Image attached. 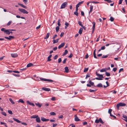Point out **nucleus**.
I'll return each mask as SVG.
<instances>
[{"mask_svg":"<svg viewBox=\"0 0 127 127\" xmlns=\"http://www.w3.org/2000/svg\"><path fill=\"white\" fill-rule=\"evenodd\" d=\"M91 2L92 3H95V4H97V3H99V2H97V1H92Z\"/></svg>","mask_w":127,"mask_h":127,"instance_id":"nucleus-55","label":"nucleus"},{"mask_svg":"<svg viewBox=\"0 0 127 127\" xmlns=\"http://www.w3.org/2000/svg\"><path fill=\"white\" fill-rule=\"evenodd\" d=\"M1 30L2 32H3L4 33L8 35L10 34V30H9V29L6 30L5 28H3L1 29Z\"/></svg>","mask_w":127,"mask_h":127,"instance_id":"nucleus-1","label":"nucleus"},{"mask_svg":"<svg viewBox=\"0 0 127 127\" xmlns=\"http://www.w3.org/2000/svg\"><path fill=\"white\" fill-rule=\"evenodd\" d=\"M11 56L13 58H15L18 56L16 54H11Z\"/></svg>","mask_w":127,"mask_h":127,"instance_id":"nucleus-13","label":"nucleus"},{"mask_svg":"<svg viewBox=\"0 0 127 127\" xmlns=\"http://www.w3.org/2000/svg\"><path fill=\"white\" fill-rule=\"evenodd\" d=\"M89 57V55L88 53L85 56V59H87Z\"/></svg>","mask_w":127,"mask_h":127,"instance_id":"nucleus-57","label":"nucleus"},{"mask_svg":"<svg viewBox=\"0 0 127 127\" xmlns=\"http://www.w3.org/2000/svg\"><path fill=\"white\" fill-rule=\"evenodd\" d=\"M65 72L67 73L68 72L69 69L67 67H66L64 68Z\"/></svg>","mask_w":127,"mask_h":127,"instance_id":"nucleus-25","label":"nucleus"},{"mask_svg":"<svg viewBox=\"0 0 127 127\" xmlns=\"http://www.w3.org/2000/svg\"><path fill=\"white\" fill-rule=\"evenodd\" d=\"M9 101H10V102L12 104H14V102L12 99L11 98H9Z\"/></svg>","mask_w":127,"mask_h":127,"instance_id":"nucleus-35","label":"nucleus"},{"mask_svg":"<svg viewBox=\"0 0 127 127\" xmlns=\"http://www.w3.org/2000/svg\"><path fill=\"white\" fill-rule=\"evenodd\" d=\"M67 3L66 2H65L63 3L61 7V9H63L66 6Z\"/></svg>","mask_w":127,"mask_h":127,"instance_id":"nucleus-5","label":"nucleus"},{"mask_svg":"<svg viewBox=\"0 0 127 127\" xmlns=\"http://www.w3.org/2000/svg\"><path fill=\"white\" fill-rule=\"evenodd\" d=\"M59 40V39H58V38L56 40L55 39H54L53 40V43L55 44V43H56L58 42V41Z\"/></svg>","mask_w":127,"mask_h":127,"instance_id":"nucleus-27","label":"nucleus"},{"mask_svg":"<svg viewBox=\"0 0 127 127\" xmlns=\"http://www.w3.org/2000/svg\"><path fill=\"white\" fill-rule=\"evenodd\" d=\"M93 55L94 57L96 59H97V57H96L95 54V49L93 53Z\"/></svg>","mask_w":127,"mask_h":127,"instance_id":"nucleus-23","label":"nucleus"},{"mask_svg":"<svg viewBox=\"0 0 127 127\" xmlns=\"http://www.w3.org/2000/svg\"><path fill=\"white\" fill-rule=\"evenodd\" d=\"M67 58H65L63 61V63L64 64L65 63L66 61L67 60Z\"/></svg>","mask_w":127,"mask_h":127,"instance_id":"nucleus-64","label":"nucleus"},{"mask_svg":"<svg viewBox=\"0 0 127 127\" xmlns=\"http://www.w3.org/2000/svg\"><path fill=\"white\" fill-rule=\"evenodd\" d=\"M8 113L11 114H12V111L10 110H8Z\"/></svg>","mask_w":127,"mask_h":127,"instance_id":"nucleus-52","label":"nucleus"},{"mask_svg":"<svg viewBox=\"0 0 127 127\" xmlns=\"http://www.w3.org/2000/svg\"><path fill=\"white\" fill-rule=\"evenodd\" d=\"M38 117V115H32L31 116V119L32 118H36L37 117Z\"/></svg>","mask_w":127,"mask_h":127,"instance_id":"nucleus-17","label":"nucleus"},{"mask_svg":"<svg viewBox=\"0 0 127 127\" xmlns=\"http://www.w3.org/2000/svg\"><path fill=\"white\" fill-rule=\"evenodd\" d=\"M52 56V55H50L48 57V60L47 61H51V59L50 58Z\"/></svg>","mask_w":127,"mask_h":127,"instance_id":"nucleus-24","label":"nucleus"},{"mask_svg":"<svg viewBox=\"0 0 127 127\" xmlns=\"http://www.w3.org/2000/svg\"><path fill=\"white\" fill-rule=\"evenodd\" d=\"M123 117L125 119V120H127V116L126 115H123Z\"/></svg>","mask_w":127,"mask_h":127,"instance_id":"nucleus-51","label":"nucleus"},{"mask_svg":"<svg viewBox=\"0 0 127 127\" xmlns=\"http://www.w3.org/2000/svg\"><path fill=\"white\" fill-rule=\"evenodd\" d=\"M74 117H75V118H74L75 120L77 122V121H80V119L78 118L77 116L76 115H75Z\"/></svg>","mask_w":127,"mask_h":127,"instance_id":"nucleus-10","label":"nucleus"},{"mask_svg":"<svg viewBox=\"0 0 127 127\" xmlns=\"http://www.w3.org/2000/svg\"><path fill=\"white\" fill-rule=\"evenodd\" d=\"M78 24L80 26H81V27L83 26L82 24V22H81L80 21H78Z\"/></svg>","mask_w":127,"mask_h":127,"instance_id":"nucleus-46","label":"nucleus"},{"mask_svg":"<svg viewBox=\"0 0 127 127\" xmlns=\"http://www.w3.org/2000/svg\"><path fill=\"white\" fill-rule=\"evenodd\" d=\"M40 79L41 80L44 81H47L50 82H52L53 81V80L50 79H45L42 78H40Z\"/></svg>","mask_w":127,"mask_h":127,"instance_id":"nucleus-6","label":"nucleus"},{"mask_svg":"<svg viewBox=\"0 0 127 127\" xmlns=\"http://www.w3.org/2000/svg\"><path fill=\"white\" fill-rule=\"evenodd\" d=\"M23 1L24 2V3L26 4H27L28 2V1L27 0H23Z\"/></svg>","mask_w":127,"mask_h":127,"instance_id":"nucleus-53","label":"nucleus"},{"mask_svg":"<svg viewBox=\"0 0 127 127\" xmlns=\"http://www.w3.org/2000/svg\"><path fill=\"white\" fill-rule=\"evenodd\" d=\"M83 2V1H82L80 2H79L77 4L76 6L77 7H79L80 6V5L82 4Z\"/></svg>","mask_w":127,"mask_h":127,"instance_id":"nucleus-15","label":"nucleus"},{"mask_svg":"<svg viewBox=\"0 0 127 127\" xmlns=\"http://www.w3.org/2000/svg\"><path fill=\"white\" fill-rule=\"evenodd\" d=\"M74 14L77 16H78V13L77 12H75L74 13Z\"/></svg>","mask_w":127,"mask_h":127,"instance_id":"nucleus-48","label":"nucleus"},{"mask_svg":"<svg viewBox=\"0 0 127 127\" xmlns=\"http://www.w3.org/2000/svg\"><path fill=\"white\" fill-rule=\"evenodd\" d=\"M59 29V26H57L56 27V30L57 32Z\"/></svg>","mask_w":127,"mask_h":127,"instance_id":"nucleus-42","label":"nucleus"},{"mask_svg":"<svg viewBox=\"0 0 127 127\" xmlns=\"http://www.w3.org/2000/svg\"><path fill=\"white\" fill-rule=\"evenodd\" d=\"M89 83L90 84L91 86H94V87H95V86L94 85V83L93 82H92L91 80L89 81Z\"/></svg>","mask_w":127,"mask_h":127,"instance_id":"nucleus-14","label":"nucleus"},{"mask_svg":"<svg viewBox=\"0 0 127 127\" xmlns=\"http://www.w3.org/2000/svg\"><path fill=\"white\" fill-rule=\"evenodd\" d=\"M112 109H109L108 110V113L109 114L111 113V112H112Z\"/></svg>","mask_w":127,"mask_h":127,"instance_id":"nucleus-47","label":"nucleus"},{"mask_svg":"<svg viewBox=\"0 0 127 127\" xmlns=\"http://www.w3.org/2000/svg\"><path fill=\"white\" fill-rule=\"evenodd\" d=\"M60 21H61L59 19L58 20V21L57 24L59 26H60L61 25V24H60Z\"/></svg>","mask_w":127,"mask_h":127,"instance_id":"nucleus-39","label":"nucleus"},{"mask_svg":"<svg viewBox=\"0 0 127 127\" xmlns=\"http://www.w3.org/2000/svg\"><path fill=\"white\" fill-rule=\"evenodd\" d=\"M62 60L61 58H59L58 60V63H60L61 61Z\"/></svg>","mask_w":127,"mask_h":127,"instance_id":"nucleus-62","label":"nucleus"},{"mask_svg":"<svg viewBox=\"0 0 127 127\" xmlns=\"http://www.w3.org/2000/svg\"><path fill=\"white\" fill-rule=\"evenodd\" d=\"M13 119L14 120L16 121L18 123H21L23 125H24L26 126L27 125V124L26 123H24V122L21 123V122L20 121H19L18 119H16V118H13Z\"/></svg>","mask_w":127,"mask_h":127,"instance_id":"nucleus-2","label":"nucleus"},{"mask_svg":"<svg viewBox=\"0 0 127 127\" xmlns=\"http://www.w3.org/2000/svg\"><path fill=\"white\" fill-rule=\"evenodd\" d=\"M27 103L29 104V105L34 106H35L34 104L30 102L29 101H27Z\"/></svg>","mask_w":127,"mask_h":127,"instance_id":"nucleus-18","label":"nucleus"},{"mask_svg":"<svg viewBox=\"0 0 127 127\" xmlns=\"http://www.w3.org/2000/svg\"><path fill=\"white\" fill-rule=\"evenodd\" d=\"M18 4L24 8L26 9L27 8L26 6H25V5H24L22 4L18 3Z\"/></svg>","mask_w":127,"mask_h":127,"instance_id":"nucleus-22","label":"nucleus"},{"mask_svg":"<svg viewBox=\"0 0 127 127\" xmlns=\"http://www.w3.org/2000/svg\"><path fill=\"white\" fill-rule=\"evenodd\" d=\"M35 104L36 105V106H38L40 108L41 107V106L42 105H41L39 103H35Z\"/></svg>","mask_w":127,"mask_h":127,"instance_id":"nucleus-31","label":"nucleus"},{"mask_svg":"<svg viewBox=\"0 0 127 127\" xmlns=\"http://www.w3.org/2000/svg\"><path fill=\"white\" fill-rule=\"evenodd\" d=\"M123 0H119V2L118 4H121Z\"/></svg>","mask_w":127,"mask_h":127,"instance_id":"nucleus-63","label":"nucleus"},{"mask_svg":"<svg viewBox=\"0 0 127 127\" xmlns=\"http://www.w3.org/2000/svg\"><path fill=\"white\" fill-rule=\"evenodd\" d=\"M68 51L67 50H65L64 51V53L63 56H64L66 55L68 53Z\"/></svg>","mask_w":127,"mask_h":127,"instance_id":"nucleus-30","label":"nucleus"},{"mask_svg":"<svg viewBox=\"0 0 127 127\" xmlns=\"http://www.w3.org/2000/svg\"><path fill=\"white\" fill-rule=\"evenodd\" d=\"M93 26L92 31H93V32H94V31L95 29V22H93Z\"/></svg>","mask_w":127,"mask_h":127,"instance_id":"nucleus-12","label":"nucleus"},{"mask_svg":"<svg viewBox=\"0 0 127 127\" xmlns=\"http://www.w3.org/2000/svg\"><path fill=\"white\" fill-rule=\"evenodd\" d=\"M106 71V69L105 68H103L100 70V71L101 72H102Z\"/></svg>","mask_w":127,"mask_h":127,"instance_id":"nucleus-37","label":"nucleus"},{"mask_svg":"<svg viewBox=\"0 0 127 127\" xmlns=\"http://www.w3.org/2000/svg\"><path fill=\"white\" fill-rule=\"evenodd\" d=\"M105 75L107 76H109L110 75V73L107 72H105Z\"/></svg>","mask_w":127,"mask_h":127,"instance_id":"nucleus-34","label":"nucleus"},{"mask_svg":"<svg viewBox=\"0 0 127 127\" xmlns=\"http://www.w3.org/2000/svg\"><path fill=\"white\" fill-rule=\"evenodd\" d=\"M126 105V104L124 103H120L116 105V107L118 109H119V107L120 106H125Z\"/></svg>","mask_w":127,"mask_h":127,"instance_id":"nucleus-3","label":"nucleus"},{"mask_svg":"<svg viewBox=\"0 0 127 127\" xmlns=\"http://www.w3.org/2000/svg\"><path fill=\"white\" fill-rule=\"evenodd\" d=\"M90 76V75L89 74H87L86 75L85 79H86L87 78L89 77Z\"/></svg>","mask_w":127,"mask_h":127,"instance_id":"nucleus-50","label":"nucleus"},{"mask_svg":"<svg viewBox=\"0 0 127 127\" xmlns=\"http://www.w3.org/2000/svg\"><path fill=\"white\" fill-rule=\"evenodd\" d=\"M53 127H55L57 125V124H53Z\"/></svg>","mask_w":127,"mask_h":127,"instance_id":"nucleus-60","label":"nucleus"},{"mask_svg":"<svg viewBox=\"0 0 127 127\" xmlns=\"http://www.w3.org/2000/svg\"><path fill=\"white\" fill-rule=\"evenodd\" d=\"M93 8V6L92 5H91L90 6V10L89 12V14H90L92 11Z\"/></svg>","mask_w":127,"mask_h":127,"instance_id":"nucleus-21","label":"nucleus"},{"mask_svg":"<svg viewBox=\"0 0 127 127\" xmlns=\"http://www.w3.org/2000/svg\"><path fill=\"white\" fill-rule=\"evenodd\" d=\"M51 100H55L56 99L55 97H53L51 98Z\"/></svg>","mask_w":127,"mask_h":127,"instance_id":"nucleus-58","label":"nucleus"},{"mask_svg":"<svg viewBox=\"0 0 127 127\" xmlns=\"http://www.w3.org/2000/svg\"><path fill=\"white\" fill-rule=\"evenodd\" d=\"M88 69H89V68H84V72H85L87 71H88Z\"/></svg>","mask_w":127,"mask_h":127,"instance_id":"nucleus-40","label":"nucleus"},{"mask_svg":"<svg viewBox=\"0 0 127 127\" xmlns=\"http://www.w3.org/2000/svg\"><path fill=\"white\" fill-rule=\"evenodd\" d=\"M13 75H14V76L17 77H19L20 76V75L19 74H12Z\"/></svg>","mask_w":127,"mask_h":127,"instance_id":"nucleus-45","label":"nucleus"},{"mask_svg":"<svg viewBox=\"0 0 127 127\" xmlns=\"http://www.w3.org/2000/svg\"><path fill=\"white\" fill-rule=\"evenodd\" d=\"M97 87H103V85L101 83L98 84L97 86Z\"/></svg>","mask_w":127,"mask_h":127,"instance_id":"nucleus-28","label":"nucleus"},{"mask_svg":"<svg viewBox=\"0 0 127 127\" xmlns=\"http://www.w3.org/2000/svg\"><path fill=\"white\" fill-rule=\"evenodd\" d=\"M96 75L97 76H98L99 78H102L103 77V75L102 74H100L99 73H98L97 72L96 73Z\"/></svg>","mask_w":127,"mask_h":127,"instance_id":"nucleus-8","label":"nucleus"},{"mask_svg":"<svg viewBox=\"0 0 127 127\" xmlns=\"http://www.w3.org/2000/svg\"><path fill=\"white\" fill-rule=\"evenodd\" d=\"M83 29L82 28H80L79 31L78 32L80 34H81L82 32Z\"/></svg>","mask_w":127,"mask_h":127,"instance_id":"nucleus-26","label":"nucleus"},{"mask_svg":"<svg viewBox=\"0 0 127 127\" xmlns=\"http://www.w3.org/2000/svg\"><path fill=\"white\" fill-rule=\"evenodd\" d=\"M13 72L16 73H20L18 71H13Z\"/></svg>","mask_w":127,"mask_h":127,"instance_id":"nucleus-56","label":"nucleus"},{"mask_svg":"<svg viewBox=\"0 0 127 127\" xmlns=\"http://www.w3.org/2000/svg\"><path fill=\"white\" fill-rule=\"evenodd\" d=\"M18 9L20 11L24 13L27 14L28 13V12L24 9L19 8Z\"/></svg>","mask_w":127,"mask_h":127,"instance_id":"nucleus-4","label":"nucleus"},{"mask_svg":"<svg viewBox=\"0 0 127 127\" xmlns=\"http://www.w3.org/2000/svg\"><path fill=\"white\" fill-rule=\"evenodd\" d=\"M65 45V43L63 42L58 47L59 49H60L61 48L63 47Z\"/></svg>","mask_w":127,"mask_h":127,"instance_id":"nucleus-11","label":"nucleus"},{"mask_svg":"<svg viewBox=\"0 0 127 127\" xmlns=\"http://www.w3.org/2000/svg\"><path fill=\"white\" fill-rule=\"evenodd\" d=\"M9 40H10L12 39H13L14 38V36H9Z\"/></svg>","mask_w":127,"mask_h":127,"instance_id":"nucleus-29","label":"nucleus"},{"mask_svg":"<svg viewBox=\"0 0 127 127\" xmlns=\"http://www.w3.org/2000/svg\"><path fill=\"white\" fill-rule=\"evenodd\" d=\"M96 91V90H92L91 89H90L89 90V91L90 92H94Z\"/></svg>","mask_w":127,"mask_h":127,"instance_id":"nucleus-59","label":"nucleus"},{"mask_svg":"<svg viewBox=\"0 0 127 127\" xmlns=\"http://www.w3.org/2000/svg\"><path fill=\"white\" fill-rule=\"evenodd\" d=\"M36 122L38 123H39L40 122V119L39 117H37V118H36Z\"/></svg>","mask_w":127,"mask_h":127,"instance_id":"nucleus-16","label":"nucleus"},{"mask_svg":"<svg viewBox=\"0 0 127 127\" xmlns=\"http://www.w3.org/2000/svg\"><path fill=\"white\" fill-rule=\"evenodd\" d=\"M33 64H32V63H30L27 65V67H29L31 66H33Z\"/></svg>","mask_w":127,"mask_h":127,"instance_id":"nucleus-20","label":"nucleus"},{"mask_svg":"<svg viewBox=\"0 0 127 127\" xmlns=\"http://www.w3.org/2000/svg\"><path fill=\"white\" fill-rule=\"evenodd\" d=\"M45 120H46V119L44 118L43 117H42L41 118V120L42 121H43L46 122Z\"/></svg>","mask_w":127,"mask_h":127,"instance_id":"nucleus-41","label":"nucleus"},{"mask_svg":"<svg viewBox=\"0 0 127 127\" xmlns=\"http://www.w3.org/2000/svg\"><path fill=\"white\" fill-rule=\"evenodd\" d=\"M50 113L51 115H56V114L54 112H51Z\"/></svg>","mask_w":127,"mask_h":127,"instance_id":"nucleus-36","label":"nucleus"},{"mask_svg":"<svg viewBox=\"0 0 127 127\" xmlns=\"http://www.w3.org/2000/svg\"><path fill=\"white\" fill-rule=\"evenodd\" d=\"M100 122L102 124H104V122L102 121L101 118H100L99 119V122Z\"/></svg>","mask_w":127,"mask_h":127,"instance_id":"nucleus-38","label":"nucleus"},{"mask_svg":"<svg viewBox=\"0 0 127 127\" xmlns=\"http://www.w3.org/2000/svg\"><path fill=\"white\" fill-rule=\"evenodd\" d=\"M50 35V33H47L46 35V36L44 37V39H46L48 38L49 37Z\"/></svg>","mask_w":127,"mask_h":127,"instance_id":"nucleus-19","label":"nucleus"},{"mask_svg":"<svg viewBox=\"0 0 127 127\" xmlns=\"http://www.w3.org/2000/svg\"><path fill=\"white\" fill-rule=\"evenodd\" d=\"M12 23V21H9L7 24V25L8 26H9L11 24V23Z\"/></svg>","mask_w":127,"mask_h":127,"instance_id":"nucleus-49","label":"nucleus"},{"mask_svg":"<svg viewBox=\"0 0 127 127\" xmlns=\"http://www.w3.org/2000/svg\"><path fill=\"white\" fill-rule=\"evenodd\" d=\"M106 83L107 84V86H106L104 85L103 86L104 88H106L109 86V83L107 81H106Z\"/></svg>","mask_w":127,"mask_h":127,"instance_id":"nucleus-32","label":"nucleus"},{"mask_svg":"<svg viewBox=\"0 0 127 127\" xmlns=\"http://www.w3.org/2000/svg\"><path fill=\"white\" fill-rule=\"evenodd\" d=\"M58 57V56L57 55H55L54 57V60H55Z\"/></svg>","mask_w":127,"mask_h":127,"instance_id":"nucleus-61","label":"nucleus"},{"mask_svg":"<svg viewBox=\"0 0 127 127\" xmlns=\"http://www.w3.org/2000/svg\"><path fill=\"white\" fill-rule=\"evenodd\" d=\"M40 79L41 80L44 81H47L50 82H52L53 81V80L50 79H45L42 78H40Z\"/></svg>","mask_w":127,"mask_h":127,"instance_id":"nucleus-7","label":"nucleus"},{"mask_svg":"<svg viewBox=\"0 0 127 127\" xmlns=\"http://www.w3.org/2000/svg\"><path fill=\"white\" fill-rule=\"evenodd\" d=\"M42 89L44 91L48 92L49 91L51 90L50 88L44 87L42 88Z\"/></svg>","mask_w":127,"mask_h":127,"instance_id":"nucleus-9","label":"nucleus"},{"mask_svg":"<svg viewBox=\"0 0 127 127\" xmlns=\"http://www.w3.org/2000/svg\"><path fill=\"white\" fill-rule=\"evenodd\" d=\"M1 114H2L4 115L5 116H6V114L5 112H1Z\"/></svg>","mask_w":127,"mask_h":127,"instance_id":"nucleus-43","label":"nucleus"},{"mask_svg":"<svg viewBox=\"0 0 127 127\" xmlns=\"http://www.w3.org/2000/svg\"><path fill=\"white\" fill-rule=\"evenodd\" d=\"M105 48V47L104 46H102L101 48V50H104Z\"/></svg>","mask_w":127,"mask_h":127,"instance_id":"nucleus-54","label":"nucleus"},{"mask_svg":"<svg viewBox=\"0 0 127 127\" xmlns=\"http://www.w3.org/2000/svg\"><path fill=\"white\" fill-rule=\"evenodd\" d=\"M114 18L113 17H110V20L111 21V22L113 21H114Z\"/></svg>","mask_w":127,"mask_h":127,"instance_id":"nucleus-44","label":"nucleus"},{"mask_svg":"<svg viewBox=\"0 0 127 127\" xmlns=\"http://www.w3.org/2000/svg\"><path fill=\"white\" fill-rule=\"evenodd\" d=\"M18 102H20L22 103H24V101L22 99H20L18 101Z\"/></svg>","mask_w":127,"mask_h":127,"instance_id":"nucleus-33","label":"nucleus"}]
</instances>
